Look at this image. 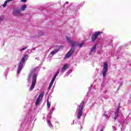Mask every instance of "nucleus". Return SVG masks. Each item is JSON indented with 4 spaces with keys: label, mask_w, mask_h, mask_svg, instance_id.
<instances>
[{
    "label": "nucleus",
    "mask_w": 131,
    "mask_h": 131,
    "mask_svg": "<svg viewBox=\"0 0 131 131\" xmlns=\"http://www.w3.org/2000/svg\"><path fill=\"white\" fill-rule=\"evenodd\" d=\"M27 55H25L24 57L22 58V59L20 60V62H19L18 64V67L17 71V74H19L20 73V71H21L23 67V64L24 63V62H25V60L28 58Z\"/></svg>",
    "instance_id": "obj_1"
},
{
    "label": "nucleus",
    "mask_w": 131,
    "mask_h": 131,
    "mask_svg": "<svg viewBox=\"0 0 131 131\" xmlns=\"http://www.w3.org/2000/svg\"><path fill=\"white\" fill-rule=\"evenodd\" d=\"M84 105V102L82 101L79 106L77 114V119H80V118L82 116V111L83 110V106Z\"/></svg>",
    "instance_id": "obj_2"
},
{
    "label": "nucleus",
    "mask_w": 131,
    "mask_h": 131,
    "mask_svg": "<svg viewBox=\"0 0 131 131\" xmlns=\"http://www.w3.org/2000/svg\"><path fill=\"white\" fill-rule=\"evenodd\" d=\"M37 78V75L36 73L34 74L32 77V84L30 86V92L33 91L34 87L35 86V84H36V79Z\"/></svg>",
    "instance_id": "obj_3"
},
{
    "label": "nucleus",
    "mask_w": 131,
    "mask_h": 131,
    "mask_svg": "<svg viewBox=\"0 0 131 131\" xmlns=\"http://www.w3.org/2000/svg\"><path fill=\"white\" fill-rule=\"evenodd\" d=\"M43 95H45V91H42L39 95L38 96L37 100L36 101L35 105L36 106H38L40 102H41V100H42V98H43Z\"/></svg>",
    "instance_id": "obj_4"
},
{
    "label": "nucleus",
    "mask_w": 131,
    "mask_h": 131,
    "mask_svg": "<svg viewBox=\"0 0 131 131\" xmlns=\"http://www.w3.org/2000/svg\"><path fill=\"white\" fill-rule=\"evenodd\" d=\"M13 14L14 16H18V17H22L23 16V14L21 13V9L18 8L13 10Z\"/></svg>",
    "instance_id": "obj_5"
},
{
    "label": "nucleus",
    "mask_w": 131,
    "mask_h": 131,
    "mask_svg": "<svg viewBox=\"0 0 131 131\" xmlns=\"http://www.w3.org/2000/svg\"><path fill=\"white\" fill-rule=\"evenodd\" d=\"M101 33H102V32H100V31L95 32V33L91 36L92 41L93 42L95 41V40H96V39L98 38V36H99V35H101Z\"/></svg>",
    "instance_id": "obj_6"
},
{
    "label": "nucleus",
    "mask_w": 131,
    "mask_h": 131,
    "mask_svg": "<svg viewBox=\"0 0 131 131\" xmlns=\"http://www.w3.org/2000/svg\"><path fill=\"white\" fill-rule=\"evenodd\" d=\"M107 71H108V63L107 62H103V69L102 71V75L103 77L106 76Z\"/></svg>",
    "instance_id": "obj_7"
},
{
    "label": "nucleus",
    "mask_w": 131,
    "mask_h": 131,
    "mask_svg": "<svg viewBox=\"0 0 131 131\" xmlns=\"http://www.w3.org/2000/svg\"><path fill=\"white\" fill-rule=\"evenodd\" d=\"M74 52H75V49L73 48H72L70 51L68 52V53L66 55V58L68 59L74 54Z\"/></svg>",
    "instance_id": "obj_8"
},
{
    "label": "nucleus",
    "mask_w": 131,
    "mask_h": 131,
    "mask_svg": "<svg viewBox=\"0 0 131 131\" xmlns=\"http://www.w3.org/2000/svg\"><path fill=\"white\" fill-rule=\"evenodd\" d=\"M54 50L52 51L50 53L51 55H52V56H54L55 54H57V53L59 52V51H60V49H61V46L56 45L55 46H54Z\"/></svg>",
    "instance_id": "obj_9"
},
{
    "label": "nucleus",
    "mask_w": 131,
    "mask_h": 131,
    "mask_svg": "<svg viewBox=\"0 0 131 131\" xmlns=\"http://www.w3.org/2000/svg\"><path fill=\"white\" fill-rule=\"evenodd\" d=\"M68 68H69V67H68V64L67 63L64 64L61 69V72H65V70H66Z\"/></svg>",
    "instance_id": "obj_10"
},
{
    "label": "nucleus",
    "mask_w": 131,
    "mask_h": 131,
    "mask_svg": "<svg viewBox=\"0 0 131 131\" xmlns=\"http://www.w3.org/2000/svg\"><path fill=\"white\" fill-rule=\"evenodd\" d=\"M97 48V44L94 45V46L91 48L90 51V53H93L96 51V49Z\"/></svg>",
    "instance_id": "obj_11"
},
{
    "label": "nucleus",
    "mask_w": 131,
    "mask_h": 131,
    "mask_svg": "<svg viewBox=\"0 0 131 131\" xmlns=\"http://www.w3.org/2000/svg\"><path fill=\"white\" fill-rule=\"evenodd\" d=\"M27 8V6L26 4H24L20 8V11H25V10H26Z\"/></svg>",
    "instance_id": "obj_12"
},
{
    "label": "nucleus",
    "mask_w": 131,
    "mask_h": 131,
    "mask_svg": "<svg viewBox=\"0 0 131 131\" xmlns=\"http://www.w3.org/2000/svg\"><path fill=\"white\" fill-rule=\"evenodd\" d=\"M118 110H119V107H118L117 111L115 112V115L116 116L114 117V120H116V119H117V117H118Z\"/></svg>",
    "instance_id": "obj_13"
},
{
    "label": "nucleus",
    "mask_w": 131,
    "mask_h": 131,
    "mask_svg": "<svg viewBox=\"0 0 131 131\" xmlns=\"http://www.w3.org/2000/svg\"><path fill=\"white\" fill-rule=\"evenodd\" d=\"M70 43L71 44L72 47H75V46H77V43L76 42L70 41Z\"/></svg>",
    "instance_id": "obj_14"
},
{
    "label": "nucleus",
    "mask_w": 131,
    "mask_h": 131,
    "mask_svg": "<svg viewBox=\"0 0 131 131\" xmlns=\"http://www.w3.org/2000/svg\"><path fill=\"white\" fill-rule=\"evenodd\" d=\"M32 76V72H31L29 75L28 76V81H30V79L31 78Z\"/></svg>",
    "instance_id": "obj_15"
},
{
    "label": "nucleus",
    "mask_w": 131,
    "mask_h": 131,
    "mask_svg": "<svg viewBox=\"0 0 131 131\" xmlns=\"http://www.w3.org/2000/svg\"><path fill=\"white\" fill-rule=\"evenodd\" d=\"M48 123L49 124V126L50 127H53V124H52V123L51 122V121L50 120H49L48 121Z\"/></svg>",
    "instance_id": "obj_16"
},
{
    "label": "nucleus",
    "mask_w": 131,
    "mask_h": 131,
    "mask_svg": "<svg viewBox=\"0 0 131 131\" xmlns=\"http://www.w3.org/2000/svg\"><path fill=\"white\" fill-rule=\"evenodd\" d=\"M47 107H48V108H50V107H51V103L49 102V98H48L47 99Z\"/></svg>",
    "instance_id": "obj_17"
},
{
    "label": "nucleus",
    "mask_w": 131,
    "mask_h": 131,
    "mask_svg": "<svg viewBox=\"0 0 131 131\" xmlns=\"http://www.w3.org/2000/svg\"><path fill=\"white\" fill-rule=\"evenodd\" d=\"M8 4V2L7 1H6L4 3V4L2 5L3 8H6L7 7V5Z\"/></svg>",
    "instance_id": "obj_18"
},
{
    "label": "nucleus",
    "mask_w": 131,
    "mask_h": 131,
    "mask_svg": "<svg viewBox=\"0 0 131 131\" xmlns=\"http://www.w3.org/2000/svg\"><path fill=\"white\" fill-rule=\"evenodd\" d=\"M53 83H51V82H50V85H49V88H48V90L49 91H50V90H51L52 86H53Z\"/></svg>",
    "instance_id": "obj_19"
},
{
    "label": "nucleus",
    "mask_w": 131,
    "mask_h": 131,
    "mask_svg": "<svg viewBox=\"0 0 131 131\" xmlns=\"http://www.w3.org/2000/svg\"><path fill=\"white\" fill-rule=\"evenodd\" d=\"M67 38V40L68 41V42L70 43V41H72L71 40H70V38H69V37L67 36L66 37Z\"/></svg>",
    "instance_id": "obj_20"
},
{
    "label": "nucleus",
    "mask_w": 131,
    "mask_h": 131,
    "mask_svg": "<svg viewBox=\"0 0 131 131\" xmlns=\"http://www.w3.org/2000/svg\"><path fill=\"white\" fill-rule=\"evenodd\" d=\"M27 48H28V46L23 48L22 49L20 50V52H22L23 51H25V50H26V49H27Z\"/></svg>",
    "instance_id": "obj_21"
},
{
    "label": "nucleus",
    "mask_w": 131,
    "mask_h": 131,
    "mask_svg": "<svg viewBox=\"0 0 131 131\" xmlns=\"http://www.w3.org/2000/svg\"><path fill=\"white\" fill-rule=\"evenodd\" d=\"M103 116H104L106 118H108V115L107 114V113L106 112L104 113Z\"/></svg>",
    "instance_id": "obj_22"
},
{
    "label": "nucleus",
    "mask_w": 131,
    "mask_h": 131,
    "mask_svg": "<svg viewBox=\"0 0 131 131\" xmlns=\"http://www.w3.org/2000/svg\"><path fill=\"white\" fill-rule=\"evenodd\" d=\"M77 46H78L79 48H82V46H83V43L77 44Z\"/></svg>",
    "instance_id": "obj_23"
},
{
    "label": "nucleus",
    "mask_w": 131,
    "mask_h": 131,
    "mask_svg": "<svg viewBox=\"0 0 131 131\" xmlns=\"http://www.w3.org/2000/svg\"><path fill=\"white\" fill-rule=\"evenodd\" d=\"M58 74H59V71H57V72L55 73V74L54 75V76H55L56 77H57V76H58Z\"/></svg>",
    "instance_id": "obj_24"
},
{
    "label": "nucleus",
    "mask_w": 131,
    "mask_h": 131,
    "mask_svg": "<svg viewBox=\"0 0 131 131\" xmlns=\"http://www.w3.org/2000/svg\"><path fill=\"white\" fill-rule=\"evenodd\" d=\"M36 70V68H34L31 72H32V73H33L34 71H35Z\"/></svg>",
    "instance_id": "obj_25"
},
{
    "label": "nucleus",
    "mask_w": 131,
    "mask_h": 131,
    "mask_svg": "<svg viewBox=\"0 0 131 131\" xmlns=\"http://www.w3.org/2000/svg\"><path fill=\"white\" fill-rule=\"evenodd\" d=\"M3 20H4V16H2L1 17H0V22L3 21Z\"/></svg>",
    "instance_id": "obj_26"
},
{
    "label": "nucleus",
    "mask_w": 131,
    "mask_h": 131,
    "mask_svg": "<svg viewBox=\"0 0 131 131\" xmlns=\"http://www.w3.org/2000/svg\"><path fill=\"white\" fill-rule=\"evenodd\" d=\"M55 79H56V77L55 76H54V77L52 78V80H53V81H55Z\"/></svg>",
    "instance_id": "obj_27"
},
{
    "label": "nucleus",
    "mask_w": 131,
    "mask_h": 131,
    "mask_svg": "<svg viewBox=\"0 0 131 131\" xmlns=\"http://www.w3.org/2000/svg\"><path fill=\"white\" fill-rule=\"evenodd\" d=\"M26 1H27V0H21V2L22 3H26Z\"/></svg>",
    "instance_id": "obj_28"
},
{
    "label": "nucleus",
    "mask_w": 131,
    "mask_h": 131,
    "mask_svg": "<svg viewBox=\"0 0 131 131\" xmlns=\"http://www.w3.org/2000/svg\"><path fill=\"white\" fill-rule=\"evenodd\" d=\"M113 128L114 129V130H116V127H114V126H113Z\"/></svg>",
    "instance_id": "obj_29"
},
{
    "label": "nucleus",
    "mask_w": 131,
    "mask_h": 131,
    "mask_svg": "<svg viewBox=\"0 0 131 131\" xmlns=\"http://www.w3.org/2000/svg\"><path fill=\"white\" fill-rule=\"evenodd\" d=\"M13 0H6L7 1V3H9V2H12Z\"/></svg>",
    "instance_id": "obj_30"
},
{
    "label": "nucleus",
    "mask_w": 131,
    "mask_h": 131,
    "mask_svg": "<svg viewBox=\"0 0 131 131\" xmlns=\"http://www.w3.org/2000/svg\"><path fill=\"white\" fill-rule=\"evenodd\" d=\"M83 5H84V3H82L80 4L81 6H83Z\"/></svg>",
    "instance_id": "obj_31"
},
{
    "label": "nucleus",
    "mask_w": 131,
    "mask_h": 131,
    "mask_svg": "<svg viewBox=\"0 0 131 131\" xmlns=\"http://www.w3.org/2000/svg\"><path fill=\"white\" fill-rule=\"evenodd\" d=\"M51 83H54V81L53 80H51Z\"/></svg>",
    "instance_id": "obj_32"
},
{
    "label": "nucleus",
    "mask_w": 131,
    "mask_h": 131,
    "mask_svg": "<svg viewBox=\"0 0 131 131\" xmlns=\"http://www.w3.org/2000/svg\"><path fill=\"white\" fill-rule=\"evenodd\" d=\"M66 4H69V2H66Z\"/></svg>",
    "instance_id": "obj_33"
},
{
    "label": "nucleus",
    "mask_w": 131,
    "mask_h": 131,
    "mask_svg": "<svg viewBox=\"0 0 131 131\" xmlns=\"http://www.w3.org/2000/svg\"><path fill=\"white\" fill-rule=\"evenodd\" d=\"M100 131H103L102 130H100Z\"/></svg>",
    "instance_id": "obj_34"
}]
</instances>
